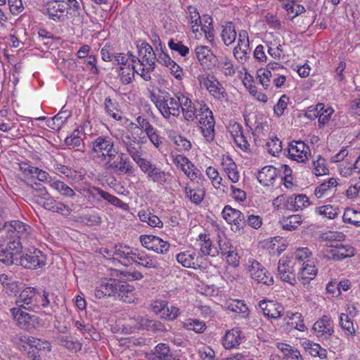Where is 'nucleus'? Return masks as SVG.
I'll use <instances>...</instances> for the list:
<instances>
[{"instance_id":"obj_1","label":"nucleus","mask_w":360,"mask_h":360,"mask_svg":"<svg viewBox=\"0 0 360 360\" xmlns=\"http://www.w3.org/2000/svg\"><path fill=\"white\" fill-rule=\"evenodd\" d=\"M200 108H198L193 103L188 106L181 108L184 117L187 121H193L197 117V112H200L199 125L201 132L205 139L211 142L214 139V119L212 112L205 103H199Z\"/></svg>"},{"instance_id":"obj_2","label":"nucleus","mask_w":360,"mask_h":360,"mask_svg":"<svg viewBox=\"0 0 360 360\" xmlns=\"http://www.w3.org/2000/svg\"><path fill=\"white\" fill-rule=\"evenodd\" d=\"M5 241L13 251L20 252L22 244L33 239V229L20 220H12L4 224Z\"/></svg>"},{"instance_id":"obj_3","label":"nucleus","mask_w":360,"mask_h":360,"mask_svg":"<svg viewBox=\"0 0 360 360\" xmlns=\"http://www.w3.org/2000/svg\"><path fill=\"white\" fill-rule=\"evenodd\" d=\"M49 293L45 290L39 291L35 288L26 287L16 299V305L23 309L37 312L50 304Z\"/></svg>"},{"instance_id":"obj_4","label":"nucleus","mask_w":360,"mask_h":360,"mask_svg":"<svg viewBox=\"0 0 360 360\" xmlns=\"http://www.w3.org/2000/svg\"><path fill=\"white\" fill-rule=\"evenodd\" d=\"M91 154L96 161L110 163L118 154V150L110 136L102 135L91 141Z\"/></svg>"},{"instance_id":"obj_5","label":"nucleus","mask_w":360,"mask_h":360,"mask_svg":"<svg viewBox=\"0 0 360 360\" xmlns=\"http://www.w3.org/2000/svg\"><path fill=\"white\" fill-rule=\"evenodd\" d=\"M120 143L131 159L139 166L146 159L142 158L143 154V145L146 143V136H135L128 132L121 133Z\"/></svg>"},{"instance_id":"obj_6","label":"nucleus","mask_w":360,"mask_h":360,"mask_svg":"<svg viewBox=\"0 0 360 360\" xmlns=\"http://www.w3.org/2000/svg\"><path fill=\"white\" fill-rule=\"evenodd\" d=\"M155 61L156 55L150 45L146 42H142L138 45L136 65H139L140 76L145 81H149L151 79L150 72L155 69Z\"/></svg>"},{"instance_id":"obj_7","label":"nucleus","mask_w":360,"mask_h":360,"mask_svg":"<svg viewBox=\"0 0 360 360\" xmlns=\"http://www.w3.org/2000/svg\"><path fill=\"white\" fill-rule=\"evenodd\" d=\"M151 100L165 119L178 117L180 115L181 110L179 109L176 95L172 96L167 92L158 96L153 94Z\"/></svg>"},{"instance_id":"obj_8","label":"nucleus","mask_w":360,"mask_h":360,"mask_svg":"<svg viewBox=\"0 0 360 360\" xmlns=\"http://www.w3.org/2000/svg\"><path fill=\"white\" fill-rule=\"evenodd\" d=\"M45 255L34 247H29L20 251V255L16 259V264H19L25 269H36L46 264Z\"/></svg>"},{"instance_id":"obj_9","label":"nucleus","mask_w":360,"mask_h":360,"mask_svg":"<svg viewBox=\"0 0 360 360\" xmlns=\"http://www.w3.org/2000/svg\"><path fill=\"white\" fill-rule=\"evenodd\" d=\"M312 331L319 340L328 341L335 333L333 320L328 315H323L314 323Z\"/></svg>"},{"instance_id":"obj_10","label":"nucleus","mask_w":360,"mask_h":360,"mask_svg":"<svg viewBox=\"0 0 360 360\" xmlns=\"http://www.w3.org/2000/svg\"><path fill=\"white\" fill-rule=\"evenodd\" d=\"M139 167L146 174L148 179L155 183L164 184L171 179L172 175L169 172L161 170L160 167L148 160L141 163Z\"/></svg>"},{"instance_id":"obj_11","label":"nucleus","mask_w":360,"mask_h":360,"mask_svg":"<svg viewBox=\"0 0 360 360\" xmlns=\"http://www.w3.org/2000/svg\"><path fill=\"white\" fill-rule=\"evenodd\" d=\"M176 261L185 268L201 269L205 268L202 256L198 254L194 248L180 252L176 256Z\"/></svg>"},{"instance_id":"obj_12","label":"nucleus","mask_w":360,"mask_h":360,"mask_svg":"<svg viewBox=\"0 0 360 360\" xmlns=\"http://www.w3.org/2000/svg\"><path fill=\"white\" fill-rule=\"evenodd\" d=\"M323 257L328 259L340 261L353 257L355 255V250L350 245L336 243L326 247L323 250Z\"/></svg>"},{"instance_id":"obj_13","label":"nucleus","mask_w":360,"mask_h":360,"mask_svg":"<svg viewBox=\"0 0 360 360\" xmlns=\"http://www.w3.org/2000/svg\"><path fill=\"white\" fill-rule=\"evenodd\" d=\"M200 84L209 91L216 99L222 100L225 98L226 92L219 82L214 77H210L206 74L200 75L198 77Z\"/></svg>"},{"instance_id":"obj_14","label":"nucleus","mask_w":360,"mask_h":360,"mask_svg":"<svg viewBox=\"0 0 360 360\" xmlns=\"http://www.w3.org/2000/svg\"><path fill=\"white\" fill-rule=\"evenodd\" d=\"M136 249L126 245L119 244L115 246L112 254L106 249H101V253H106L108 256H113L122 264L128 266L133 263Z\"/></svg>"},{"instance_id":"obj_15","label":"nucleus","mask_w":360,"mask_h":360,"mask_svg":"<svg viewBox=\"0 0 360 360\" xmlns=\"http://www.w3.org/2000/svg\"><path fill=\"white\" fill-rule=\"evenodd\" d=\"M140 242L143 247L158 254L165 255L170 248V244L167 241L153 235L141 236Z\"/></svg>"},{"instance_id":"obj_16","label":"nucleus","mask_w":360,"mask_h":360,"mask_svg":"<svg viewBox=\"0 0 360 360\" xmlns=\"http://www.w3.org/2000/svg\"><path fill=\"white\" fill-rule=\"evenodd\" d=\"M289 157L297 162L304 163L311 157L309 146L302 141H292L288 147Z\"/></svg>"},{"instance_id":"obj_17","label":"nucleus","mask_w":360,"mask_h":360,"mask_svg":"<svg viewBox=\"0 0 360 360\" xmlns=\"http://www.w3.org/2000/svg\"><path fill=\"white\" fill-rule=\"evenodd\" d=\"M18 165L20 171L27 178L36 179L39 181L47 183L49 186L51 185V181L54 179L47 172L33 167L28 162H22Z\"/></svg>"},{"instance_id":"obj_18","label":"nucleus","mask_w":360,"mask_h":360,"mask_svg":"<svg viewBox=\"0 0 360 360\" xmlns=\"http://www.w3.org/2000/svg\"><path fill=\"white\" fill-rule=\"evenodd\" d=\"M251 264L248 266V270L251 278L258 283L266 285L274 284V278L271 274L257 261H250Z\"/></svg>"},{"instance_id":"obj_19","label":"nucleus","mask_w":360,"mask_h":360,"mask_svg":"<svg viewBox=\"0 0 360 360\" xmlns=\"http://www.w3.org/2000/svg\"><path fill=\"white\" fill-rule=\"evenodd\" d=\"M37 202L44 209L63 216H69L71 213V209L68 205L57 201L51 194L43 199H37Z\"/></svg>"},{"instance_id":"obj_20","label":"nucleus","mask_w":360,"mask_h":360,"mask_svg":"<svg viewBox=\"0 0 360 360\" xmlns=\"http://www.w3.org/2000/svg\"><path fill=\"white\" fill-rule=\"evenodd\" d=\"M245 336L240 328L229 330L222 337V345L226 349L237 348L245 340Z\"/></svg>"},{"instance_id":"obj_21","label":"nucleus","mask_w":360,"mask_h":360,"mask_svg":"<svg viewBox=\"0 0 360 360\" xmlns=\"http://www.w3.org/2000/svg\"><path fill=\"white\" fill-rule=\"evenodd\" d=\"M291 263L288 257H281L278 264V276L281 281L293 285L296 283V278Z\"/></svg>"},{"instance_id":"obj_22","label":"nucleus","mask_w":360,"mask_h":360,"mask_svg":"<svg viewBox=\"0 0 360 360\" xmlns=\"http://www.w3.org/2000/svg\"><path fill=\"white\" fill-rule=\"evenodd\" d=\"M119 281L112 278H103L96 288L95 296L101 299L105 296H115L116 295Z\"/></svg>"},{"instance_id":"obj_23","label":"nucleus","mask_w":360,"mask_h":360,"mask_svg":"<svg viewBox=\"0 0 360 360\" xmlns=\"http://www.w3.org/2000/svg\"><path fill=\"white\" fill-rule=\"evenodd\" d=\"M133 263L146 269H158L160 266L157 257L150 255L143 250L136 249Z\"/></svg>"},{"instance_id":"obj_24","label":"nucleus","mask_w":360,"mask_h":360,"mask_svg":"<svg viewBox=\"0 0 360 360\" xmlns=\"http://www.w3.org/2000/svg\"><path fill=\"white\" fill-rule=\"evenodd\" d=\"M199 245H200V256H210L216 257L219 255V249L213 244L210 238L205 233H201L198 236Z\"/></svg>"},{"instance_id":"obj_25","label":"nucleus","mask_w":360,"mask_h":360,"mask_svg":"<svg viewBox=\"0 0 360 360\" xmlns=\"http://www.w3.org/2000/svg\"><path fill=\"white\" fill-rule=\"evenodd\" d=\"M259 307L262 310L264 315L271 319L281 317L284 311L283 307L274 301H260Z\"/></svg>"},{"instance_id":"obj_26","label":"nucleus","mask_w":360,"mask_h":360,"mask_svg":"<svg viewBox=\"0 0 360 360\" xmlns=\"http://www.w3.org/2000/svg\"><path fill=\"white\" fill-rule=\"evenodd\" d=\"M110 167L122 174H131L135 171L133 163L131 162L127 154L120 153L117 161L110 165Z\"/></svg>"},{"instance_id":"obj_27","label":"nucleus","mask_w":360,"mask_h":360,"mask_svg":"<svg viewBox=\"0 0 360 360\" xmlns=\"http://www.w3.org/2000/svg\"><path fill=\"white\" fill-rule=\"evenodd\" d=\"M46 8L49 18L54 21H60L64 18L66 6L63 1H52L46 3Z\"/></svg>"},{"instance_id":"obj_28","label":"nucleus","mask_w":360,"mask_h":360,"mask_svg":"<svg viewBox=\"0 0 360 360\" xmlns=\"http://www.w3.org/2000/svg\"><path fill=\"white\" fill-rule=\"evenodd\" d=\"M148 360H172V356L168 345L158 344L153 349L146 354Z\"/></svg>"},{"instance_id":"obj_29","label":"nucleus","mask_w":360,"mask_h":360,"mask_svg":"<svg viewBox=\"0 0 360 360\" xmlns=\"http://www.w3.org/2000/svg\"><path fill=\"white\" fill-rule=\"evenodd\" d=\"M231 133L235 143L238 148L245 152L250 151V145L241 125L238 124H233Z\"/></svg>"},{"instance_id":"obj_30","label":"nucleus","mask_w":360,"mask_h":360,"mask_svg":"<svg viewBox=\"0 0 360 360\" xmlns=\"http://www.w3.org/2000/svg\"><path fill=\"white\" fill-rule=\"evenodd\" d=\"M278 171L272 165L264 167L257 174L259 182L265 186L272 185L278 177Z\"/></svg>"},{"instance_id":"obj_31","label":"nucleus","mask_w":360,"mask_h":360,"mask_svg":"<svg viewBox=\"0 0 360 360\" xmlns=\"http://www.w3.org/2000/svg\"><path fill=\"white\" fill-rule=\"evenodd\" d=\"M115 297L124 302L132 303L135 299L134 288L127 283L119 281Z\"/></svg>"},{"instance_id":"obj_32","label":"nucleus","mask_w":360,"mask_h":360,"mask_svg":"<svg viewBox=\"0 0 360 360\" xmlns=\"http://www.w3.org/2000/svg\"><path fill=\"white\" fill-rule=\"evenodd\" d=\"M309 200L304 194H298L288 197L285 208L291 211H297L309 205Z\"/></svg>"},{"instance_id":"obj_33","label":"nucleus","mask_w":360,"mask_h":360,"mask_svg":"<svg viewBox=\"0 0 360 360\" xmlns=\"http://www.w3.org/2000/svg\"><path fill=\"white\" fill-rule=\"evenodd\" d=\"M222 168L232 183H237L240 179L238 167L229 156H224L221 162Z\"/></svg>"},{"instance_id":"obj_34","label":"nucleus","mask_w":360,"mask_h":360,"mask_svg":"<svg viewBox=\"0 0 360 360\" xmlns=\"http://www.w3.org/2000/svg\"><path fill=\"white\" fill-rule=\"evenodd\" d=\"M118 78L122 84H129L134 79V74L140 75L141 69L137 68V65L129 68H117V70Z\"/></svg>"},{"instance_id":"obj_35","label":"nucleus","mask_w":360,"mask_h":360,"mask_svg":"<svg viewBox=\"0 0 360 360\" xmlns=\"http://www.w3.org/2000/svg\"><path fill=\"white\" fill-rule=\"evenodd\" d=\"M114 65H117V68H129L136 65V56L129 51L127 53H117L114 56Z\"/></svg>"},{"instance_id":"obj_36","label":"nucleus","mask_w":360,"mask_h":360,"mask_svg":"<svg viewBox=\"0 0 360 360\" xmlns=\"http://www.w3.org/2000/svg\"><path fill=\"white\" fill-rule=\"evenodd\" d=\"M195 56L202 65L209 67L212 65L214 54L211 49L206 46H198L195 49Z\"/></svg>"},{"instance_id":"obj_37","label":"nucleus","mask_w":360,"mask_h":360,"mask_svg":"<svg viewBox=\"0 0 360 360\" xmlns=\"http://www.w3.org/2000/svg\"><path fill=\"white\" fill-rule=\"evenodd\" d=\"M316 275V269L314 265L306 264L301 265L297 273L298 280L303 284L306 285L314 279Z\"/></svg>"},{"instance_id":"obj_38","label":"nucleus","mask_w":360,"mask_h":360,"mask_svg":"<svg viewBox=\"0 0 360 360\" xmlns=\"http://www.w3.org/2000/svg\"><path fill=\"white\" fill-rule=\"evenodd\" d=\"M50 187L65 198H74L76 196V193L72 188L55 177L53 180L51 181Z\"/></svg>"},{"instance_id":"obj_39","label":"nucleus","mask_w":360,"mask_h":360,"mask_svg":"<svg viewBox=\"0 0 360 360\" xmlns=\"http://www.w3.org/2000/svg\"><path fill=\"white\" fill-rule=\"evenodd\" d=\"M323 104L319 103L316 106H310L308 108L307 112V117L313 119L314 117H319V123L320 125L323 126L330 120V116L328 114L320 113L321 111L323 110Z\"/></svg>"},{"instance_id":"obj_40","label":"nucleus","mask_w":360,"mask_h":360,"mask_svg":"<svg viewBox=\"0 0 360 360\" xmlns=\"http://www.w3.org/2000/svg\"><path fill=\"white\" fill-rule=\"evenodd\" d=\"M217 68L226 77H233L236 74V67L233 65V60L226 56L219 58Z\"/></svg>"},{"instance_id":"obj_41","label":"nucleus","mask_w":360,"mask_h":360,"mask_svg":"<svg viewBox=\"0 0 360 360\" xmlns=\"http://www.w3.org/2000/svg\"><path fill=\"white\" fill-rule=\"evenodd\" d=\"M236 31L233 22H228L222 26L221 37L226 46L233 44L236 39Z\"/></svg>"},{"instance_id":"obj_42","label":"nucleus","mask_w":360,"mask_h":360,"mask_svg":"<svg viewBox=\"0 0 360 360\" xmlns=\"http://www.w3.org/2000/svg\"><path fill=\"white\" fill-rule=\"evenodd\" d=\"M184 193L186 197L195 205H200L203 200L205 195L203 188L200 187L191 188L188 186L184 187Z\"/></svg>"},{"instance_id":"obj_43","label":"nucleus","mask_w":360,"mask_h":360,"mask_svg":"<svg viewBox=\"0 0 360 360\" xmlns=\"http://www.w3.org/2000/svg\"><path fill=\"white\" fill-rule=\"evenodd\" d=\"M303 221L302 216L300 214H292L287 217H283L279 223L284 230H295Z\"/></svg>"},{"instance_id":"obj_44","label":"nucleus","mask_w":360,"mask_h":360,"mask_svg":"<svg viewBox=\"0 0 360 360\" xmlns=\"http://www.w3.org/2000/svg\"><path fill=\"white\" fill-rule=\"evenodd\" d=\"M339 326L343 330L347 336L354 337L356 335V329L354 326L353 320L348 318L345 313H341L339 316Z\"/></svg>"},{"instance_id":"obj_45","label":"nucleus","mask_w":360,"mask_h":360,"mask_svg":"<svg viewBox=\"0 0 360 360\" xmlns=\"http://www.w3.org/2000/svg\"><path fill=\"white\" fill-rule=\"evenodd\" d=\"M187 18L191 26L192 31L194 33L200 32V25L201 24V16L197 8L193 6L188 7Z\"/></svg>"},{"instance_id":"obj_46","label":"nucleus","mask_w":360,"mask_h":360,"mask_svg":"<svg viewBox=\"0 0 360 360\" xmlns=\"http://www.w3.org/2000/svg\"><path fill=\"white\" fill-rule=\"evenodd\" d=\"M303 345L306 351H307L312 356H318L321 359H324L327 357L326 349L321 347L319 344L311 341H305L303 343Z\"/></svg>"},{"instance_id":"obj_47","label":"nucleus","mask_w":360,"mask_h":360,"mask_svg":"<svg viewBox=\"0 0 360 360\" xmlns=\"http://www.w3.org/2000/svg\"><path fill=\"white\" fill-rule=\"evenodd\" d=\"M20 252L13 251L8 248H0V262L6 265H11L14 263L16 264V259L18 257Z\"/></svg>"},{"instance_id":"obj_48","label":"nucleus","mask_w":360,"mask_h":360,"mask_svg":"<svg viewBox=\"0 0 360 360\" xmlns=\"http://www.w3.org/2000/svg\"><path fill=\"white\" fill-rule=\"evenodd\" d=\"M312 172L316 176L326 175L329 172L326 160L319 155L312 161Z\"/></svg>"},{"instance_id":"obj_49","label":"nucleus","mask_w":360,"mask_h":360,"mask_svg":"<svg viewBox=\"0 0 360 360\" xmlns=\"http://www.w3.org/2000/svg\"><path fill=\"white\" fill-rule=\"evenodd\" d=\"M184 328L193 330L196 333H202L206 329L205 323L196 319H186L182 322Z\"/></svg>"},{"instance_id":"obj_50","label":"nucleus","mask_w":360,"mask_h":360,"mask_svg":"<svg viewBox=\"0 0 360 360\" xmlns=\"http://www.w3.org/2000/svg\"><path fill=\"white\" fill-rule=\"evenodd\" d=\"M138 216L141 221L147 223L152 227L161 228L163 226V223L159 217L150 212L141 210L139 212Z\"/></svg>"},{"instance_id":"obj_51","label":"nucleus","mask_w":360,"mask_h":360,"mask_svg":"<svg viewBox=\"0 0 360 360\" xmlns=\"http://www.w3.org/2000/svg\"><path fill=\"white\" fill-rule=\"evenodd\" d=\"M201 22L200 30L204 32L205 36L207 39H212L214 36L212 18L208 15H203L201 17Z\"/></svg>"},{"instance_id":"obj_52","label":"nucleus","mask_w":360,"mask_h":360,"mask_svg":"<svg viewBox=\"0 0 360 360\" xmlns=\"http://www.w3.org/2000/svg\"><path fill=\"white\" fill-rule=\"evenodd\" d=\"M69 115L67 112H60L53 117L49 119L46 121V125L52 129L59 130L65 124Z\"/></svg>"},{"instance_id":"obj_53","label":"nucleus","mask_w":360,"mask_h":360,"mask_svg":"<svg viewBox=\"0 0 360 360\" xmlns=\"http://www.w3.org/2000/svg\"><path fill=\"white\" fill-rule=\"evenodd\" d=\"M342 219L344 222L351 224L355 226H360V211L347 207L345 209Z\"/></svg>"},{"instance_id":"obj_54","label":"nucleus","mask_w":360,"mask_h":360,"mask_svg":"<svg viewBox=\"0 0 360 360\" xmlns=\"http://www.w3.org/2000/svg\"><path fill=\"white\" fill-rule=\"evenodd\" d=\"M22 307H13L11 309L13 319L18 322L19 326H24L31 320V315L22 310Z\"/></svg>"},{"instance_id":"obj_55","label":"nucleus","mask_w":360,"mask_h":360,"mask_svg":"<svg viewBox=\"0 0 360 360\" xmlns=\"http://www.w3.org/2000/svg\"><path fill=\"white\" fill-rule=\"evenodd\" d=\"M339 209L332 205H326L316 207L315 212L328 219H335L338 214Z\"/></svg>"},{"instance_id":"obj_56","label":"nucleus","mask_w":360,"mask_h":360,"mask_svg":"<svg viewBox=\"0 0 360 360\" xmlns=\"http://www.w3.org/2000/svg\"><path fill=\"white\" fill-rule=\"evenodd\" d=\"M229 310L240 314L243 318H246L249 315V309L244 301L235 300L228 305Z\"/></svg>"},{"instance_id":"obj_57","label":"nucleus","mask_w":360,"mask_h":360,"mask_svg":"<svg viewBox=\"0 0 360 360\" xmlns=\"http://www.w3.org/2000/svg\"><path fill=\"white\" fill-rule=\"evenodd\" d=\"M338 185L336 179L330 178L328 181L320 184L315 190L314 195L317 198H321L327 195L329 190Z\"/></svg>"},{"instance_id":"obj_58","label":"nucleus","mask_w":360,"mask_h":360,"mask_svg":"<svg viewBox=\"0 0 360 360\" xmlns=\"http://www.w3.org/2000/svg\"><path fill=\"white\" fill-rule=\"evenodd\" d=\"M59 344L69 351L77 352L82 349V344L77 340H73L69 337H60L58 338Z\"/></svg>"},{"instance_id":"obj_59","label":"nucleus","mask_w":360,"mask_h":360,"mask_svg":"<svg viewBox=\"0 0 360 360\" xmlns=\"http://www.w3.org/2000/svg\"><path fill=\"white\" fill-rule=\"evenodd\" d=\"M105 110L106 114L112 117L115 120H122V117L117 112V104L110 97H107L104 101Z\"/></svg>"},{"instance_id":"obj_60","label":"nucleus","mask_w":360,"mask_h":360,"mask_svg":"<svg viewBox=\"0 0 360 360\" xmlns=\"http://www.w3.org/2000/svg\"><path fill=\"white\" fill-rule=\"evenodd\" d=\"M168 46L172 51L177 52L183 57H186L190 53L189 48L176 39H171L168 42Z\"/></svg>"},{"instance_id":"obj_61","label":"nucleus","mask_w":360,"mask_h":360,"mask_svg":"<svg viewBox=\"0 0 360 360\" xmlns=\"http://www.w3.org/2000/svg\"><path fill=\"white\" fill-rule=\"evenodd\" d=\"M27 343L31 348L37 350L46 349L50 350V344L47 341H42L41 340L33 337H24L23 340Z\"/></svg>"},{"instance_id":"obj_62","label":"nucleus","mask_w":360,"mask_h":360,"mask_svg":"<svg viewBox=\"0 0 360 360\" xmlns=\"http://www.w3.org/2000/svg\"><path fill=\"white\" fill-rule=\"evenodd\" d=\"M79 221L87 226H97L101 223V217L98 213L86 214L80 216Z\"/></svg>"},{"instance_id":"obj_63","label":"nucleus","mask_w":360,"mask_h":360,"mask_svg":"<svg viewBox=\"0 0 360 360\" xmlns=\"http://www.w3.org/2000/svg\"><path fill=\"white\" fill-rule=\"evenodd\" d=\"M294 259L299 262L302 263L301 265H304L309 261V257L311 255V252L307 248H298L294 252Z\"/></svg>"},{"instance_id":"obj_64","label":"nucleus","mask_w":360,"mask_h":360,"mask_svg":"<svg viewBox=\"0 0 360 360\" xmlns=\"http://www.w3.org/2000/svg\"><path fill=\"white\" fill-rule=\"evenodd\" d=\"M142 326H145L148 330L152 332H165L167 328L164 323L159 321L146 319Z\"/></svg>"}]
</instances>
